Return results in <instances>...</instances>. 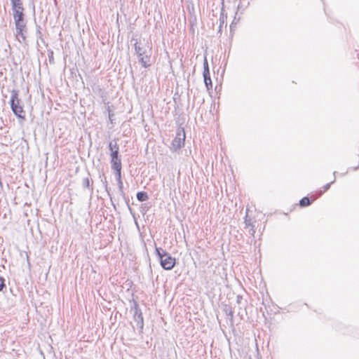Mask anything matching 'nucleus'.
Instances as JSON below:
<instances>
[{
	"label": "nucleus",
	"mask_w": 359,
	"mask_h": 359,
	"mask_svg": "<svg viewBox=\"0 0 359 359\" xmlns=\"http://www.w3.org/2000/svg\"><path fill=\"white\" fill-rule=\"evenodd\" d=\"M83 186L85 188H90V180L88 177H86L83 180Z\"/></svg>",
	"instance_id": "nucleus-17"
},
{
	"label": "nucleus",
	"mask_w": 359,
	"mask_h": 359,
	"mask_svg": "<svg viewBox=\"0 0 359 359\" xmlns=\"http://www.w3.org/2000/svg\"><path fill=\"white\" fill-rule=\"evenodd\" d=\"M203 76L204 79V83L205 84L206 88L208 90H212V83L210 76V69H203Z\"/></svg>",
	"instance_id": "nucleus-7"
},
{
	"label": "nucleus",
	"mask_w": 359,
	"mask_h": 359,
	"mask_svg": "<svg viewBox=\"0 0 359 359\" xmlns=\"http://www.w3.org/2000/svg\"><path fill=\"white\" fill-rule=\"evenodd\" d=\"M135 41L134 46L135 53L137 55L139 61L141 62L143 67L150 66L149 57L146 54V49L141 42H138L137 39H132L131 41Z\"/></svg>",
	"instance_id": "nucleus-2"
},
{
	"label": "nucleus",
	"mask_w": 359,
	"mask_h": 359,
	"mask_svg": "<svg viewBox=\"0 0 359 359\" xmlns=\"http://www.w3.org/2000/svg\"><path fill=\"white\" fill-rule=\"evenodd\" d=\"M204 67H208V62L206 60H205L204 62Z\"/></svg>",
	"instance_id": "nucleus-23"
},
{
	"label": "nucleus",
	"mask_w": 359,
	"mask_h": 359,
	"mask_svg": "<svg viewBox=\"0 0 359 359\" xmlns=\"http://www.w3.org/2000/svg\"><path fill=\"white\" fill-rule=\"evenodd\" d=\"M311 203V201L308 197L302 198L299 201V205L302 207H305Z\"/></svg>",
	"instance_id": "nucleus-10"
},
{
	"label": "nucleus",
	"mask_w": 359,
	"mask_h": 359,
	"mask_svg": "<svg viewBox=\"0 0 359 359\" xmlns=\"http://www.w3.org/2000/svg\"><path fill=\"white\" fill-rule=\"evenodd\" d=\"M16 27V39L21 42L22 39V7L21 0H11Z\"/></svg>",
	"instance_id": "nucleus-1"
},
{
	"label": "nucleus",
	"mask_w": 359,
	"mask_h": 359,
	"mask_svg": "<svg viewBox=\"0 0 359 359\" xmlns=\"http://www.w3.org/2000/svg\"><path fill=\"white\" fill-rule=\"evenodd\" d=\"M224 70H225V69H222V73H221V76H222V75H223V74H224Z\"/></svg>",
	"instance_id": "nucleus-24"
},
{
	"label": "nucleus",
	"mask_w": 359,
	"mask_h": 359,
	"mask_svg": "<svg viewBox=\"0 0 359 359\" xmlns=\"http://www.w3.org/2000/svg\"><path fill=\"white\" fill-rule=\"evenodd\" d=\"M48 56L50 64H52V61L53 60V52L52 50H48Z\"/></svg>",
	"instance_id": "nucleus-18"
},
{
	"label": "nucleus",
	"mask_w": 359,
	"mask_h": 359,
	"mask_svg": "<svg viewBox=\"0 0 359 359\" xmlns=\"http://www.w3.org/2000/svg\"><path fill=\"white\" fill-rule=\"evenodd\" d=\"M119 148L117 142L116 141H111L109 143V149L112 151L114 149Z\"/></svg>",
	"instance_id": "nucleus-11"
},
{
	"label": "nucleus",
	"mask_w": 359,
	"mask_h": 359,
	"mask_svg": "<svg viewBox=\"0 0 359 359\" xmlns=\"http://www.w3.org/2000/svg\"><path fill=\"white\" fill-rule=\"evenodd\" d=\"M119 148L116 149H114V151H111V158H119V155H118V153H119Z\"/></svg>",
	"instance_id": "nucleus-12"
},
{
	"label": "nucleus",
	"mask_w": 359,
	"mask_h": 359,
	"mask_svg": "<svg viewBox=\"0 0 359 359\" xmlns=\"http://www.w3.org/2000/svg\"><path fill=\"white\" fill-rule=\"evenodd\" d=\"M228 315L231 317V319L233 318V311L231 310L229 311Z\"/></svg>",
	"instance_id": "nucleus-22"
},
{
	"label": "nucleus",
	"mask_w": 359,
	"mask_h": 359,
	"mask_svg": "<svg viewBox=\"0 0 359 359\" xmlns=\"http://www.w3.org/2000/svg\"><path fill=\"white\" fill-rule=\"evenodd\" d=\"M358 168V166L353 168L354 170H356Z\"/></svg>",
	"instance_id": "nucleus-26"
},
{
	"label": "nucleus",
	"mask_w": 359,
	"mask_h": 359,
	"mask_svg": "<svg viewBox=\"0 0 359 359\" xmlns=\"http://www.w3.org/2000/svg\"><path fill=\"white\" fill-rule=\"evenodd\" d=\"M185 133L183 129H179L177 132L176 137L172 142V149L176 151L180 149L184 144Z\"/></svg>",
	"instance_id": "nucleus-4"
},
{
	"label": "nucleus",
	"mask_w": 359,
	"mask_h": 359,
	"mask_svg": "<svg viewBox=\"0 0 359 359\" xmlns=\"http://www.w3.org/2000/svg\"><path fill=\"white\" fill-rule=\"evenodd\" d=\"M133 318L136 324V327L142 332L144 327V320L141 310L137 306L135 308Z\"/></svg>",
	"instance_id": "nucleus-6"
},
{
	"label": "nucleus",
	"mask_w": 359,
	"mask_h": 359,
	"mask_svg": "<svg viewBox=\"0 0 359 359\" xmlns=\"http://www.w3.org/2000/svg\"><path fill=\"white\" fill-rule=\"evenodd\" d=\"M117 182H118V190H119L122 196H124L123 184L121 179H119L118 180H117Z\"/></svg>",
	"instance_id": "nucleus-13"
},
{
	"label": "nucleus",
	"mask_w": 359,
	"mask_h": 359,
	"mask_svg": "<svg viewBox=\"0 0 359 359\" xmlns=\"http://www.w3.org/2000/svg\"><path fill=\"white\" fill-rule=\"evenodd\" d=\"M250 229L249 230V233L252 236H254V234L255 233V225H252L250 226Z\"/></svg>",
	"instance_id": "nucleus-21"
},
{
	"label": "nucleus",
	"mask_w": 359,
	"mask_h": 359,
	"mask_svg": "<svg viewBox=\"0 0 359 359\" xmlns=\"http://www.w3.org/2000/svg\"><path fill=\"white\" fill-rule=\"evenodd\" d=\"M245 227H250V226L253 225L252 220L248 217V214H246L245 217Z\"/></svg>",
	"instance_id": "nucleus-15"
},
{
	"label": "nucleus",
	"mask_w": 359,
	"mask_h": 359,
	"mask_svg": "<svg viewBox=\"0 0 359 359\" xmlns=\"http://www.w3.org/2000/svg\"><path fill=\"white\" fill-rule=\"evenodd\" d=\"M18 92L13 90L10 99L11 108L13 114L19 118L20 123L22 121V106L20 104Z\"/></svg>",
	"instance_id": "nucleus-3"
},
{
	"label": "nucleus",
	"mask_w": 359,
	"mask_h": 359,
	"mask_svg": "<svg viewBox=\"0 0 359 359\" xmlns=\"http://www.w3.org/2000/svg\"><path fill=\"white\" fill-rule=\"evenodd\" d=\"M241 298V297L238 296V299H237L238 302H239V300H240Z\"/></svg>",
	"instance_id": "nucleus-25"
},
{
	"label": "nucleus",
	"mask_w": 359,
	"mask_h": 359,
	"mask_svg": "<svg viewBox=\"0 0 359 359\" xmlns=\"http://www.w3.org/2000/svg\"><path fill=\"white\" fill-rule=\"evenodd\" d=\"M111 169L119 170L121 169V158H111Z\"/></svg>",
	"instance_id": "nucleus-8"
},
{
	"label": "nucleus",
	"mask_w": 359,
	"mask_h": 359,
	"mask_svg": "<svg viewBox=\"0 0 359 359\" xmlns=\"http://www.w3.org/2000/svg\"><path fill=\"white\" fill-rule=\"evenodd\" d=\"M149 198L148 194L144 191H140L137 193V199L139 201L143 202Z\"/></svg>",
	"instance_id": "nucleus-9"
},
{
	"label": "nucleus",
	"mask_w": 359,
	"mask_h": 359,
	"mask_svg": "<svg viewBox=\"0 0 359 359\" xmlns=\"http://www.w3.org/2000/svg\"><path fill=\"white\" fill-rule=\"evenodd\" d=\"M161 266L165 270H171L175 264V259L172 257L168 252H164L163 257L160 259Z\"/></svg>",
	"instance_id": "nucleus-5"
},
{
	"label": "nucleus",
	"mask_w": 359,
	"mask_h": 359,
	"mask_svg": "<svg viewBox=\"0 0 359 359\" xmlns=\"http://www.w3.org/2000/svg\"><path fill=\"white\" fill-rule=\"evenodd\" d=\"M4 278L2 277H0V291L3 290V288L5 287L6 285L4 283Z\"/></svg>",
	"instance_id": "nucleus-19"
},
{
	"label": "nucleus",
	"mask_w": 359,
	"mask_h": 359,
	"mask_svg": "<svg viewBox=\"0 0 359 359\" xmlns=\"http://www.w3.org/2000/svg\"><path fill=\"white\" fill-rule=\"evenodd\" d=\"M114 170L116 171V180L121 179V169Z\"/></svg>",
	"instance_id": "nucleus-20"
},
{
	"label": "nucleus",
	"mask_w": 359,
	"mask_h": 359,
	"mask_svg": "<svg viewBox=\"0 0 359 359\" xmlns=\"http://www.w3.org/2000/svg\"><path fill=\"white\" fill-rule=\"evenodd\" d=\"M335 181V180H334L332 182H331L330 183H328L327 184H325L324 187H323V190H321L319 193V196L322 195L323 193L325 192L326 191H327L330 187V185L331 184L334 183Z\"/></svg>",
	"instance_id": "nucleus-14"
},
{
	"label": "nucleus",
	"mask_w": 359,
	"mask_h": 359,
	"mask_svg": "<svg viewBox=\"0 0 359 359\" xmlns=\"http://www.w3.org/2000/svg\"><path fill=\"white\" fill-rule=\"evenodd\" d=\"M156 254L159 257V259H161V257H163V255L164 252H166L164 250H163L162 248H156Z\"/></svg>",
	"instance_id": "nucleus-16"
}]
</instances>
